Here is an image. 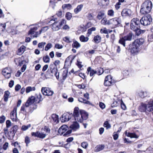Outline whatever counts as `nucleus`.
I'll use <instances>...</instances> for the list:
<instances>
[{"instance_id": "obj_43", "label": "nucleus", "mask_w": 153, "mask_h": 153, "mask_svg": "<svg viewBox=\"0 0 153 153\" xmlns=\"http://www.w3.org/2000/svg\"><path fill=\"white\" fill-rule=\"evenodd\" d=\"M31 125L30 124H29L27 126L23 125L22 126L21 129L22 131H26L29 128H30L31 127Z\"/></svg>"}, {"instance_id": "obj_7", "label": "nucleus", "mask_w": 153, "mask_h": 153, "mask_svg": "<svg viewBox=\"0 0 153 153\" xmlns=\"http://www.w3.org/2000/svg\"><path fill=\"white\" fill-rule=\"evenodd\" d=\"M121 23L119 17H115L110 19V25L114 28L116 27Z\"/></svg>"}, {"instance_id": "obj_9", "label": "nucleus", "mask_w": 153, "mask_h": 153, "mask_svg": "<svg viewBox=\"0 0 153 153\" xmlns=\"http://www.w3.org/2000/svg\"><path fill=\"white\" fill-rule=\"evenodd\" d=\"M114 83V80L111 75L107 76L105 78L104 84L106 86H110Z\"/></svg>"}, {"instance_id": "obj_15", "label": "nucleus", "mask_w": 153, "mask_h": 153, "mask_svg": "<svg viewBox=\"0 0 153 153\" xmlns=\"http://www.w3.org/2000/svg\"><path fill=\"white\" fill-rule=\"evenodd\" d=\"M51 122L55 124L58 123L59 122L58 116L56 114H53L49 117Z\"/></svg>"}, {"instance_id": "obj_1", "label": "nucleus", "mask_w": 153, "mask_h": 153, "mask_svg": "<svg viewBox=\"0 0 153 153\" xmlns=\"http://www.w3.org/2000/svg\"><path fill=\"white\" fill-rule=\"evenodd\" d=\"M88 114L85 111L79 110L78 107H76L74 109L72 119L77 122L82 123L84 120L88 119Z\"/></svg>"}, {"instance_id": "obj_55", "label": "nucleus", "mask_w": 153, "mask_h": 153, "mask_svg": "<svg viewBox=\"0 0 153 153\" xmlns=\"http://www.w3.org/2000/svg\"><path fill=\"white\" fill-rule=\"evenodd\" d=\"M48 29V28L47 27H45L42 28L41 30L39 31V34H41V33L43 32H44L45 31H47Z\"/></svg>"}, {"instance_id": "obj_36", "label": "nucleus", "mask_w": 153, "mask_h": 153, "mask_svg": "<svg viewBox=\"0 0 153 153\" xmlns=\"http://www.w3.org/2000/svg\"><path fill=\"white\" fill-rule=\"evenodd\" d=\"M101 39V37L99 35H97L94 37V40L95 42L98 43L100 41Z\"/></svg>"}, {"instance_id": "obj_4", "label": "nucleus", "mask_w": 153, "mask_h": 153, "mask_svg": "<svg viewBox=\"0 0 153 153\" xmlns=\"http://www.w3.org/2000/svg\"><path fill=\"white\" fill-rule=\"evenodd\" d=\"M152 7V2L150 0L146 1L141 5L140 12L143 14L149 13L151 10Z\"/></svg>"}, {"instance_id": "obj_64", "label": "nucleus", "mask_w": 153, "mask_h": 153, "mask_svg": "<svg viewBox=\"0 0 153 153\" xmlns=\"http://www.w3.org/2000/svg\"><path fill=\"white\" fill-rule=\"evenodd\" d=\"M55 48H56L57 49H61L62 48V46L61 45H60L59 44H56L55 46Z\"/></svg>"}, {"instance_id": "obj_22", "label": "nucleus", "mask_w": 153, "mask_h": 153, "mask_svg": "<svg viewBox=\"0 0 153 153\" xmlns=\"http://www.w3.org/2000/svg\"><path fill=\"white\" fill-rule=\"evenodd\" d=\"M138 110L141 112H144L146 111V104L141 103L138 107Z\"/></svg>"}, {"instance_id": "obj_52", "label": "nucleus", "mask_w": 153, "mask_h": 153, "mask_svg": "<svg viewBox=\"0 0 153 153\" xmlns=\"http://www.w3.org/2000/svg\"><path fill=\"white\" fill-rule=\"evenodd\" d=\"M65 17L68 20H70L72 17L71 13L69 12L66 13L65 15Z\"/></svg>"}, {"instance_id": "obj_51", "label": "nucleus", "mask_w": 153, "mask_h": 153, "mask_svg": "<svg viewBox=\"0 0 153 153\" xmlns=\"http://www.w3.org/2000/svg\"><path fill=\"white\" fill-rule=\"evenodd\" d=\"M43 60L46 63H48L49 62L50 58L47 55L43 57Z\"/></svg>"}, {"instance_id": "obj_20", "label": "nucleus", "mask_w": 153, "mask_h": 153, "mask_svg": "<svg viewBox=\"0 0 153 153\" xmlns=\"http://www.w3.org/2000/svg\"><path fill=\"white\" fill-rule=\"evenodd\" d=\"M146 110L149 112L153 111V100L150 101L146 104Z\"/></svg>"}, {"instance_id": "obj_25", "label": "nucleus", "mask_w": 153, "mask_h": 153, "mask_svg": "<svg viewBox=\"0 0 153 153\" xmlns=\"http://www.w3.org/2000/svg\"><path fill=\"white\" fill-rule=\"evenodd\" d=\"M125 133L126 136L131 138H137L139 137L138 135L136 134L135 133H128L126 131H125Z\"/></svg>"}, {"instance_id": "obj_59", "label": "nucleus", "mask_w": 153, "mask_h": 153, "mask_svg": "<svg viewBox=\"0 0 153 153\" xmlns=\"http://www.w3.org/2000/svg\"><path fill=\"white\" fill-rule=\"evenodd\" d=\"M87 17L89 20H92L93 19V16L92 14L91 13H89L87 16Z\"/></svg>"}, {"instance_id": "obj_31", "label": "nucleus", "mask_w": 153, "mask_h": 153, "mask_svg": "<svg viewBox=\"0 0 153 153\" xmlns=\"http://www.w3.org/2000/svg\"><path fill=\"white\" fill-rule=\"evenodd\" d=\"M72 47L74 48H78L81 46L80 44L77 41L74 40L73 41V43L72 45Z\"/></svg>"}, {"instance_id": "obj_38", "label": "nucleus", "mask_w": 153, "mask_h": 153, "mask_svg": "<svg viewBox=\"0 0 153 153\" xmlns=\"http://www.w3.org/2000/svg\"><path fill=\"white\" fill-rule=\"evenodd\" d=\"M53 46V45L51 43H48L45 47V50L46 51H48Z\"/></svg>"}, {"instance_id": "obj_21", "label": "nucleus", "mask_w": 153, "mask_h": 153, "mask_svg": "<svg viewBox=\"0 0 153 153\" xmlns=\"http://www.w3.org/2000/svg\"><path fill=\"white\" fill-rule=\"evenodd\" d=\"M16 108H14L10 114V118L13 121L15 120L16 118Z\"/></svg>"}, {"instance_id": "obj_29", "label": "nucleus", "mask_w": 153, "mask_h": 153, "mask_svg": "<svg viewBox=\"0 0 153 153\" xmlns=\"http://www.w3.org/2000/svg\"><path fill=\"white\" fill-rule=\"evenodd\" d=\"M104 146L100 145L97 146L95 149V151L96 152H99L102 150L104 148Z\"/></svg>"}, {"instance_id": "obj_5", "label": "nucleus", "mask_w": 153, "mask_h": 153, "mask_svg": "<svg viewBox=\"0 0 153 153\" xmlns=\"http://www.w3.org/2000/svg\"><path fill=\"white\" fill-rule=\"evenodd\" d=\"M152 18L150 15L148 14L143 16L140 20L141 24L144 26L150 25L152 21Z\"/></svg>"}, {"instance_id": "obj_16", "label": "nucleus", "mask_w": 153, "mask_h": 153, "mask_svg": "<svg viewBox=\"0 0 153 153\" xmlns=\"http://www.w3.org/2000/svg\"><path fill=\"white\" fill-rule=\"evenodd\" d=\"M71 122L73 123L70 125V127L72 130L75 131L79 128V125L77 121L71 119Z\"/></svg>"}, {"instance_id": "obj_41", "label": "nucleus", "mask_w": 153, "mask_h": 153, "mask_svg": "<svg viewBox=\"0 0 153 153\" xmlns=\"http://www.w3.org/2000/svg\"><path fill=\"white\" fill-rule=\"evenodd\" d=\"M36 99H39V101L37 100V102L39 103L40 101H41L42 100L43 98L42 97V95L41 94H39L37 95H36Z\"/></svg>"}, {"instance_id": "obj_8", "label": "nucleus", "mask_w": 153, "mask_h": 153, "mask_svg": "<svg viewBox=\"0 0 153 153\" xmlns=\"http://www.w3.org/2000/svg\"><path fill=\"white\" fill-rule=\"evenodd\" d=\"M72 118H73V114L68 113H65L61 117L60 119L61 122L63 123L68 121L70 120H71Z\"/></svg>"}, {"instance_id": "obj_19", "label": "nucleus", "mask_w": 153, "mask_h": 153, "mask_svg": "<svg viewBox=\"0 0 153 153\" xmlns=\"http://www.w3.org/2000/svg\"><path fill=\"white\" fill-rule=\"evenodd\" d=\"M68 128V126L66 125L62 126L58 130V133L60 135L63 134L67 130Z\"/></svg>"}, {"instance_id": "obj_18", "label": "nucleus", "mask_w": 153, "mask_h": 153, "mask_svg": "<svg viewBox=\"0 0 153 153\" xmlns=\"http://www.w3.org/2000/svg\"><path fill=\"white\" fill-rule=\"evenodd\" d=\"M132 13V12L130 10L127 9H123L122 11L121 12V15L122 16H130L131 15Z\"/></svg>"}, {"instance_id": "obj_17", "label": "nucleus", "mask_w": 153, "mask_h": 153, "mask_svg": "<svg viewBox=\"0 0 153 153\" xmlns=\"http://www.w3.org/2000/svg\"><path fill=\"white\" fill-rule=\"evenodd\" d=\"M2 74L5 78L8 79L10 78V68L6 67L2 71Z\"/></svg>"}, {"instance_id": "obj_45", "label": "nucleus", "mask_w": 153, "mask_h": 153, "mask_svg": "<svg viewBox=\"0 0 153 153\" xmlns=\"http://www.w3.org/2000/svg\"><path fill=\"white\" fill-rule=\"evenodd\" d=\"M103 126L105 127L107 129L110 128L111 127L110 124L107 121H106L104 122L103 124Z\"/></svg>"}, {"instance_id": "obj_14", "label": "nucleus", "mask_w": 153, "mask_h": 153, "mask_svg": "<svg viewBox=\"0 0 153 153\" xmlns=\"http://www.w3.org/2000/svg\"><path fill=\"white\" fill-rule=\"evenodd\" d=\"M37 100L34 96H32L29 97L28 100L25 103V105L26 107H28L29 105L33 104L34 102H37Z\"/></svg>"}, {"instance_id": "obj_39", "label": "nucleus", "mask_w": 153, "mask_h": 153, "mask_svg": "<svg viewBox=\"0 0 153 153\" xmlns=\"http://www.w3.org/2000/svg\"><path fill=\"white\" fill-rule=\"evenodd\" d=\"M96 30V28L94 27H93L88 29V36H89L91 34L92 32L95 31Z\"/></svg>"}, {"instance_id": "obj_46", "label": "nucleus", "mask_w": 153, "mask_h": 153, "mask_svg": "<svg viewBox=\"0 0 153 153\" xmlns=\"http://www.w3.org/2000/svg\"><path fill=\"white\" fill-rule=\"evenodd\" d=\"M25 143L26 144L27 146H28V145L29 144L30 142V138L27 136H26L25 138Z\"/></svg>"}, {"instance_id": "obj_42", "label": "nucleus", "mask_w": 153, "mask_h": 153, "mask_svg": "<svg viewBox=\"0 0 153 153\" xmlns=\"http://www.w3.org/2000/svg\"><path fill=\"white\" fill-rule=\"evenodd\" d=\"M63 39L64 41L67 43H70L72 42L70 37L68 36H65L63 38Z\"/></svg>"}, {"instance_id": "obj_2", "label": "nucleus", "mask_w": 153, "mask_h": 153, "mask_svg": "<svg viewBox=\"0 0 153 153\" xmlns=\"http://www.w3.org/2000/svg\"><path fill=\"white\" fill-rule=\"evenodd\" d=\"M144 42V40L140 38L135 40L131 44L129 45V50L131 53L133 55L137 54L140 51L141 49L140 47Z\"/></svg>"}, {"instance_id": "obj_12", "label": "nucleus", "mask_w": 153, "mask_h": 153, "mask_svg": "<svg viewBox=\"0 0 153 153\" xmlns=\"http://www.w3.org/2000/svg\"><path fill=\"white\" fill-rule=\"evenodd\" d=\"M55 19H51L49 22V23H52V29L53 31L58 30L60 28V25L59 22H55Z\"/></svg>"}, {"instance_id": "obj_34", "label": "nucleus", "mask_w": 153, "mask_h": 153, "mask_svg": "<svg viewBox=\"0 0 153 153\" xmlns=\"http://www.w3.org/2000/svg\"><path fill=\"white\" fill-rule=\"evenodd\" d=\"M14 61L16 65L21 66L23 64V61H21L20 58L16 59Z\"/></svg>"}, {"instance_id": "obj_56", "label": "nucleus", "mask_w": 153, "mask_h": 153, "mask_svg": "<svg viewBox=\"0 0 153 153\" xmlns=\"http://www.w3.org/2000/svg\"><path fill=\"white\" fill-rule=\"evenodd\" d=\"M139 94V96L142 98H144L146 94L144 92L142 91L140 92Z\"/></svg>"}, {"instance_id": "obj_35", "label": "nucleus", "mask_w": 153, "mask_h": 153, "mask_svg": "<svg viewBox=\"0 0 153 153\" xmlns=\"http://www.w3.org/2000/svg\"><path fill=\"white\" fill-rule=\"evenodd\" d=\"M105 15V14L103 12L100 11L98 13V14L97 16V18L99 20H100L102 19Z\"/></svg>"}, {"instance_id": "obj_33", "label": "nucleus", "mask_w": 153, "mask_h": 153, "mask_svg": "<svg viewBox=\"0 0 153 153\" xmlns=\"http://www.w3.org/2000/svg\"><path fill=\"white\" fill-rule=\"evenodd\" d=\"M80 41L82 42H86L89 40V38L87 37H85L83 35H82L79 37Z\"/></svg>"}, {"instance_id": "obj_6", "label": "nucleus", "mask_w": 153, "mask_h": 153, "mask_svg": "<svg viewBox=\"0 0 153 153\" xmlns=\"http://www.w3.org/2000/svg\"><path fill=\"white\" fill-rule=\"evenodd\" d=\"M133 34L132 33H130L126 36L123 37L121 38L119 41V42L123 45L124 47L125 46L126 41H131L132 39Z\"/></svg>"}, {"instance_id": "obj_57", "label": "nucleus", "mask_w": 153, "mask_h": 153, "mask_svg": "<svg viewBox=\"0 0 153 153\" xmlns=\"http://www.w3.org/2000/svg\"><path fill=\"white\" fill-rule=\"evenodd\" d=\"M6 25L5 24H0V30L3 31L5 29Z\"/></svg>"}, {"instance_id": "obj_54", "label": "nucleus", "mask_w": 153, "mask_h": 153, "mask_svg": "<svg viewBox=\"0 0 153 153\" xmlns=\"http://www.w3.org/2000/svg\"><path fill=\"white\" fill-rule=\"evenodd\" d=\"M88 146V144L87 142H84L81 144V146L84 149H86Z\"/></svg>"}, {"instance_id": "obj_63", "label": "nucleus", "mask_w": 153, "mask_h": 153, "mask_svg": "<svg viewBox=\"0 0 153 153\" xmlns=\"http://www.w3.org/2000/svg\"><path fill=\"white\" fill-rule=\"evenodd\" d=\"M77 86L78 88L79 89H84L86 87L84 84L83 83L81 85H77Z\"/></svg>"}, {"instance_id": "obj_61", "label": "nucleus", "mask_w": 153, "mask_h": 153, "mask_svg": "<svg viewBox=\"0 0 153 153\" xmlns=\"http://www.w3.org/2000/svg\"><path fill=\"white\" fill-rule=\"evenodd\" d=\"M66 21L65 19H62L61 20L60 22L59 23V25H60V27L61 26L63 25L66 23Z\"/></svg>"}, {"instance_id": "obj_37", "label": "nucleus", "mask_w": 153, "mask_h": 153, "mask_svg": "<svg viewBox=\"0 0 153 153\" xmlns=\"http://www.w3.org/2000/svg\"><path fill=\"white\" fill-rule=\"evenodd\" d=\"M46 43L45 42H42L39 43L38 44V47L42 50H44L45 45H46Z\"/></svg>"}, {"instance_id": "obj_62", "label": "nucleus", "mask_w": 153, "mask_h": 153, "mask_svg": "<svg viewBox=\"0 0 153 153\" xmlns=\"http://www.w3.org/2000/svg\"><path fill=\"white\" fill-rule=\"evenodd\" d=\"M8 143L7 142L5 143L3 146V149L4 150H6L8 147Z\"/></svg>"}, {"instance_id": "obj_32", "label": "nucleus", "mask_w": 153, "mask_h": 153, "mask_svg": "<svg viewBox=\"0 0 153 153\" xmlns=\"http://www.w3.org/2000/svg\"><path fill=\"white\" fill-rule=\"evenodd\" d=\"M35 90V87L28 86L26 88V92L27 93H28L31 91H34Z\"/></svg>"}, {"instance_id": "obj_53", "label": "nucleus", "mask_w": 153, "mask_h": 153, "mask_svg": "<svg viewBox=\"0 0 153 153\" xmlns=\"http://www.w3.org/2000/svg\"><path fill=\"white\" fill-rule=\"evenodd\" d=\"M57 71H58V70L56 67H54L53 68L51 67V72L52 74H54Z\"/></svg>"}, {"instance_id": "obj_28", "label": "nucleus", "mask_w": 153, "mask_h": 153, "mask_svg": "<svg viewBox=\"0 0 153 153\" xmlns=\"http://www.w3.org/2000/svg\"><path fill=\"white\" fill-rule=\"evenodd\" d=\"M25 48H26L25 46L23 45L22 46L18 49L17 53L18 54L20 55H22L25 51Z\"/></svg>"}, {"instance_id": "obj_3", "label": "nucleus", "mask_w": 153, "mask_h": 153, "mask_svg": "<svg viewBox=\"0 0 153 153\" xmlns=\"http://www.w3.org/2000/svg\"><path fill=\"white\" fill-rule=\"evenodd\" d=\"M140 22L138 18H134L131 20L130 23L131 29L134 31L137 35H139L141 33L139 26Z\"/></svg>"}, {"instance_id": "obj_24", "label": "nucleus", "mask_w": 153, "mask_h": 153, "mask_svg": "<svg viewBox=\"0 0 153 153\" xmlns=\"http://www.w3.org/2000/svg\"><path fill=\"white\" fill-rule=\"evenodd\" d=\"M101 23L104 25H110V19L108 20L105 18H103L101 20Z\"/></svg>"}, {"instance_id": "obj_40", "label": "nucleus", "mask_w": 153, "mask_h": 153, "mask_svg": "<svg viewBox=\"0 0 153 153\" xmlns=\"http://www.w3.org/2000/svg\"><path fill=\"white\" fill-rule=\"evenodd\" d=\"M9 92L8 91H6L4 96V101L7 102L8 100V97L9 96Z\"/></svg>"}, {"instance_id": "obj_26", "label": "nucleus", "mask_w": 153, "mask_h": 153, "mask_svg": "<svg viewBox=\"0 0 153 153\" xmlns=\"http://www.w3.org/2000/svg\"><path fill=\"white\" fill-rule=\"evenodd\" d=\"M87 71L88 74L89 73L90 76H92L94 75V74L97 73L96 71L92 69L90 67H89L88 68Z\"/></svg>"}, {"instance_id": "obj_13", "label": "nucleus", "mask_w": 153, "mask_h": 153, "mask_svg": "<svg viewBox=\"0 0 153 153\" xmlns=\"http://www.w3.org/2000/svg\"><path fill=\"white\" fill-rule=\"evenodd\" d=\"M37 28L36 27L32 28L28 32V34L31 35L33 37H37L38 35L39 34V33L38 32H36L37 30Z\"/></svg>"}, {"instance_id": "obj_11", "label": "nucleus", "mask_w": 153, "mask_h": 153, "mask_svg": "<svg viewBox=\"0 0 153 153\" xmlns=\"http://www.w3.org/2000/svg\"><path fill=\"white\" fill-rule=\"evenodd\" d=\"M42 94L45 95L51 96L52 95L53 92L48 87H42L41 89Z\"/></svg>"}, {"instance_id": "obj_48", "label": "nucleus", "mask_w": 153, "mask_h": 153, "mask_svg": "<svg viewBox=\"0 0 153 153\" xmlns=\"http://www.w3.org/2000/svg\"><path fill=\"white\" fill-rule=\"evenodd\" d=\"M56 14L58 17H62L63 15V12L61 10H59L56 12Z\"/></svg>"}, {"instance_id": "obj_23", "label": "nucleus", "mask_w": 153, "mask_h": 153, "mask_svg": "<svg viewBox=\"0 0 153 153\" xmlns=\"http://www.w3.org/2000/svg\"><path fill=\"white\" fill-rule=\"evenodd\" d=\"M6 128H5L4 129V133L6 135V136L8 138V139H9V137H10V134H9L8 128L10 127V120H8L6 121Z\"/></svg>"}, {"instance_id": "obj_30", "label": "nucleus", "mask_w": 153, "mask_h": 153, "mask_svg": "<svg viewBox=\"0 0 153 153\" xmlns=\"http://www.w3.org/2000/svg\"><path fill=\"white\" fill-rule=\"evenodd\" d=\"M122 102V100H117L114 101L111 104V106L112 107H115L118 106L120 104V103Z\"/></svg>"}, {"instance_id": "obj_27", "label": "nucleus", "mask_w": 153, "mask_h": 153, "mask_svg": "<svg viewBox=\"0 0 153 153\" xmlns=\"http://www.w3.org/2000/svg\"><path fill=\"white\" fill-rule=\"evenodd\" d=\"M83 7V5L81 4L78 5L76 8L74 9V11L75 14H77L80 12L82 10Z\"/></svg>"}, {"instance_id": "obj_10", "label": "nucleus", "mask_w": 153, "mask_h": 153, "mask_svg": "<svg viewBox=\"0 0 153 153\" xmlns=\"http://www.w3.org/2000/svg\"><path fill=\"white\" fill-rule=\"evenodd\" d=\"M32 136H34L41 139H43L45 137L47 134L45 133L42 131H37L36 132H33L31 133Z\"/></svg>"}, {"instance_id": "obj_50", "label": "nucleus", "mask_w": 153, "mask_h": 153, "mask_svg": "<svg viewBox=\"0 0 153 153\" xmlns=\"http://www.w3.org/2000/svg\"><path fill=\"white\" fill-rule=\"evenodd\" d=\"M71 5L69 4H64L62 6V8L63 9H69L71 7Z\"/></svg>"}, {"instance_id": "obj_60", "label": "nucleus", "mask_w": 153, "mask_h": 153, "mask_svg": "<svg viewBox=\"0 0 153 153\" xmlns=\"http://www.w3.org/2000/svg\"><path fill=\"white\" fill-rule=\"evenodd\" d=\"M5 117L4 116H2L0 117V123H3L5 120Z\"/></svg>"}, {"instance_id": "obj_58", "label": "nucleus", "mask_w": 153, "mask_h": 153, "mask_svg": "<svg viewBox=\"0 0 153 153\" xmlns=\"http://www.w3.org/2000/svg\"><path fill=\"white\" fill-rule=\"evenodd\" d=\"M113 136L114 139L115 140H117L119 136L118 134H117V133L116 132H114V133Z\"/></svg>"}, {"instance_id": "obj_44", "label": "nucleus", "mask_w": 153, "mask_h": 153, "mask_svg": "<svg viewBox=\"0 0 153 153\" xmlns=\"http://www.w3.org/2000/svg\"><path fill=\"white\" fill-rule=\"evenodd\" d=\"M100 32L102 33L108 34V29H107L105 27H104L101 29Z\"/></svg>"}, {"instance_id": "obj_49", "label": "nucleus", "mask_w": 153, "mask_h": 153, "mask_svg": "<svg viewBox=\"0 0 153 153\" xmlns=\"http://www.w3.org/2000/svg\"><path fill=\"white\" fill-rule=\"evenodd\" d=\"M17 126H13V127L11 129V132H13V134L14 135L15 133L16 132L17 129Z\"/></svg>"}, {"instance_id": "obj_47", "label": "nucleus", "mask_w": 153, "mask_h": 153, "mask_svg": "<svg viewBox=\"0 0 153 153\" xmlns=\"http://www.w3.org/2000/svg\"><path fill=\"white\" fill-rule=\"evenodd\" d=\"M108 15L110 16H113L114 15V11L112 10H108Z\"/></svg>"}]
</instances>
